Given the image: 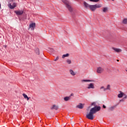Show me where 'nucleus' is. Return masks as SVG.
I'll return each instance as SVG.
<instances>
[{
    "label": "nucleus",
    "instance_id": "nucleus-1",
    "mask_svg": "<svg viewBox=\"0 0 127 127\" xmlns=\"http://www.w3.org/2000/svg\"><path fill=\"white\" fill-rule=\"evenodd\" d=\"M100 109L101 107L100 106H95L94 108H92L90 110L89 113L86 115V118L90 120H93L94 114L100 111Z\"/></svg>",
    "mask_w": 127,
    "mask_h": 127
},
{
    "label": "nucleus",
    "instance_id": "nucleus-2",
    "mask_svg": "<svg viewBox=\"0 0 127 127\" xmlns=\"http://www.w3.org/2000/svg\"><path fill=\"white\" fill-rule=\"evenodd\" d=\"M84 8L86 9H89L91 11H95L96 8H100L102 7V4L90 5L87 3V2H83Z\"/></svg>",
    "mask_w": 127,
    "mask_h": 127
},
{
    "label": "nucleus",
    "instance_id": "nucleus-3",
    "mask_svg": "<svg viewBox=\"0 0 127 127\" xmlns=\"http://www.w3.org/2000/svg\"><path fill=\"white\" fill-rule=\"evenodd\" d=\"M63 3H64L65 5V6L68 9L69 12L72 11V8L71 7L70 5L69 4V2L68 0H62Z\"/></svg>",
    "mask_w": 127,
    "mask_h": 127
},
{
    "label": "nucleus",
    "instance_id": "nucleus-4",
    "mask_svg": "<svg viewBox=\"0 0 127 127\" xmlns=\"http://www.w3.org/2000/svg\"><path fill=\"white\" fill-rule=\"evenodd\" d=\"M104 71V68L102 67H98L97 68L96 72L97 73L101 74Z\"/></svg>",
    "mask_w": 127,
    "mask_h": 127
},
{
    "label": "nucleus",
    "instance_id": "nucleus-5",
    "mask_svg": "<svg viewBox=\"0 0 127 127\" xmlns=\"http://www.w3.org/2000/svg\"><path fill=\"white\" fill-rule=\"evenodd\" d=\"M24 11L23 10H18L15 11V13L17 15H21L23 14Z\"/></svg>",
    "mask_w": 127,
    "mask_h": 127
},
{
    "label": "nucleus",
    "instance_id": "nucleus-6",
    "mask_svg": "<svg viewBox=\"0 0 127 127\" xmlns=\"http://www.w3.org/2000/svg\"><path fill=\"white\" fill-rule=\"evenodd\" d=\"M35 27H36V23H32L30 24V26L29 27V29H30L31 28V30L33 31L34 30V28H35Z\"/></svg>",
    "mask_w": 127,
    "mask_h": 127
},
{
    "label": "nucleus",
    "instance_id": "nucleus-7",
    "mask_svg": "<svg viewBox=\"0 0 127 127\" xmlns=\"http://www.w3.org/2000/svg\"><path fill=\"white\" fill-rule=\"evenodd\" d=\"M8 7H9V8L11 9L15 8V7H16V3H13V5H11V4H8Z\"/></svg>",
    "mask_w": 127,
    "mask_h": 127
},
{
    "label": "nucleus",
    "instance_id": "nucleus-8",
    "mask_svg": "<svg viewBox=\"0 0 127 127\" xmlns=\"http://www.w3.org/2000/svg\"><path fill=\"white\" fill-rule=\"evenodd\" d=\"M83 107H84V104H82L81 103H79V105L76 106V108H78L79 109H83Z\"/></svg>",
    "mask_w": 127,
    "mask_h": 127
},
{
    "label": "nucleus",
    "instance_id": "nucleus-9",
    "mask_svg": "<svg viewBox=\"0 0 127 127\" xmlns=\"http://www.w3.org/2000/svg\"><path fill=\"white\" fill-rule=\"evenodd\" d=\"M59 109V107L56 105H53V106H52V107H51V109H52V110H58Z\"/></svg>",
    "mask_w": 127,
    "mask_h": 127
},
{
    "label": "nucleus",
    "instance_id": "nucleus-10",
    "mask_svg": "<svg viewBox=\"0 0 127 127\" xmlns=\"http://www.w3.org/2000/svg\"><path fill=\"white\" fill-rule=\"evenodd\" d=\"M112 49H113V50L114 51H115V52H117L118 53L122 52V50L120 49H118V48H112Z\"/></svg>",
    "mask_w": 127,
    "mask_h": 127
},
{
    "label": "nucleus",
    "instance_id": "nucleus-11",
    "mask_svg": "<svg viewBox=\"0 0 127 127\" xmlns=\"http://www.w3.org/2000/svg\"><path fill=\"white\" fill-rule=\"evenodd\" d=\"M69 72L72 76H75L76 74V72H74L72 69H69Z\"/></svg>",
    "mask_w": 127,
    "mask_h": 127
},
{
    "label": "nucleus",
    "instance_id": "nucleus-12",
    "mask_svg": "<svg viewBox=\"0 0 127 127\" xmlns=\"http://www.w3.org/2000/svg\"><path fill=\"white\" fill-rule=\"evenodd\" d=\"M87 88H88V89H94V83H90V84L88 85V86Z\"/></svg>",
    "mask_w": 127,
    "mask_h": 127
},
{
    "label": "nucleus",
    "instance_id": "nucleus-13",
    "mask_svg": "<svg viewBox=\"0 0 127 127\" xmlns=\"http://www.w3.org/2000/svg\"><path fill=\"white\" fill-rule=\"evenodd\" d=\"M23 97H24V99H26L27 100H29L30 98L29 97H28L27 95H26L25 93H23L22 94Z\"/></svg>",
    "mask_w": 127,
    "mask_h": 127
},
{
    "label": "nucleus",
    "instance_id": "nucleus-14",
    "mask_svg": "<svg viewBox=\"0 0 127 127\" xmlns=\"http://www.w3.org/2000/svg\"><path fill=\"white\" fill-rule=\"evenodd\" d=\"M71 96H66L64 98V100L65 101H68L70 100Z\"/></svg>",
    "mask_w": 127,
    "mask_h": 127
},
{
    "label": "nucleus",
    "instance_id": "nucleus-15",
    "mask_svg": "<svg viewBox=\"0 0 127 127\" xmlns=\"http://www.w3.org/2000/svg\"><path fill=\"white\" fill-rule=\"evenodd\" d=\"M102 11L104 13H106L107 11H108V7H105L102 8Z\"/></svg>",
    "mask_w": 127,
    "mask_h": 127
},
{
    "label": "nucleus",
    "instance_id": "nucleus-16",
    "mask_svg": "<svg viewBox=\"0 0 127 127\" xmlns=\"http://www.w3.org/2000/svg\"><path fill=\"white\" fill-rule=\"evenodd\" d=\"M111 90V85H107V88H104V91H106L107 90Z\"/></svg>",
    "mask_w": 127,
    "mask_h": 127
},
{
    "label": "nucleus",
    "instance_id": "nucleus-17",
    "mask_svg": "<svg viewBox=\"0 0 127 127\" xmlns=\"http://www.w3.org/2000/svg\"><path fill=\"white\" fill-rule=\"evenodd\" d=\"M65 62H66V64H72V61L70 59H66Z\"/></svg>",
    "mask_w": 127,
    "mask_h": 127
},
{
    "label": "nucleus",
    "instance_id": "nucleus-18",
    "mask_svg": "<svg viewBox=\"0 0 127 127\" xmlns=\"http://www.w3.org/2000/svg\"><path fill=\"white\" fill-rule=\"evenodd\" d=\"M122 23L124 24H127V18H124L122 21Z\"/></svg>",
    "mask_w": 127,
    "mask_h": 127
},
{
    "label": "nucleus",
    "instance_id": "nucleus-19",
    "mask_svg": "<svg viewBox=\"0 0 127 127\" xmlns=\"http://www.w3.org/2000/svg\"><path fill=\"white\" fill-rule=\"evenodd\" d=\"M69 55L68 54H64L62 56V59H65L66 57H68Z\"/></svg>",
    "mask_w": 127,
    "mask_h": 127
},
{
    "label": "nucleus",
    "instance_id": "nucleus-20",
    "mask_svg": "<svg viewBox=\"0 0 127 127\" xmlns=\"http://www.w3.org/2000/svg\"><path fill=\"white\" fill-rule=\"evenodd\" d=\"M35 53H36V54H37V55H39L40 52H39V49L38 48H37L35 49Z\"/></svg>",
    "mask_w": 127,
    "mask_h": 127
},
{
    "label": "nucleus",
    "instance_id": "nucleus-21",
    "mask_svg": "<svg viewBox=\"0 0 127 127\" xmlns=\"http://www.w3.org/2000/svg\"><path fill=\"white\" fill-rule=\"evenodd\" d=\"M124 95V93L121 92V93H120V94H119V95H118V98H122Z\"/></svg>",
    "mask_w": 127,
    "mask_h": 127
},
{
    "label": "nucleus",
    "instance_id": "nucleus-22",
    "mask_svg": "<svg viewBox=\"0 0 127 127\" xmlns=\"http://www.w3.org/2000/svg\"><path fill=\"white\" fill-rule=\"evenodd\" d=\"M91 81H92L91 80H87V79H85V80H81V82H91Z\"/></svg>",
    "mask_w": 127,
    "mask_h": 127
},
{
    "label": "nucleus",
    "instance_id": "nucleus-23",
    "mask_svg": "<svg viewBox=\"0 0 127 127\" xmlns=\"http://www.w3.org/2000/svg\"><path fill=\"white\" fill-rule=\"evenodd\" d=\"M116 108V106H112L111 108H109L110 111H113Z\"/></svg>",
    "mask_w": 127,
    "mask_h": 127
},
{
    "label": "nucleus",
    "instance_id": "nucleus-24",
    "mask_svg": "<svg viewBox=\"0 0 127 127\" xmlns=\"http://www.w3.org/2000/svg\"><path fill=\"white\" fill-rule=\"evenodd\" d=\"M99 0H90V1H92V2H98L99 1Z\"/></svg>",
    "mask_w": 127,
    "mask_h": 127
},
{
    "label": "nucleus",
    "instance_id": "nucleus-25",
    "mask_svg": "<svg viewBox=\"0 0 127 127\" xmlns=\"http://www.w3.org/2000/svg\"><path fill=\"white\" fill-rule=\"evenodd\" d=\"M59 60V57H58L56 58V59H54V61L56 62V61H57Z\"/></svg>",
    "mask_w": 127,
    "mask_h": 127
},
{
    "label": "nucleus",
    "instance_id": "nucleus-26",
    "mask_svg": "<svg viewBox=\"0 0 127 127\" xmlns=\"http://www.w3.org/2000/svg\"><path fill=\"white\" fill-rule=\"evenodd\" d=\"M104 89H106V88H105L104 86H101V88H100V89H101V90H102V89H103V91L104 90Z\"/></svg>",
    "mask_w": 127,
    "mask_h": 127
},
{
    "label": "nucleus",
    "instance_id": "nucleus-27",
    "mask_svg": "<svg viewBox=\"0 0 127 127\" xmlns=\"http://www.w3.org/2000/svg\"><path fill=\"white\" fill-rule=\"evenodd\" d=\"M103 108L104 109H106V106H105L104 105H103Z\"/></svg>",
    "mask_w": 127,
    "mask_h": 127
},
{
    "label": "nucleus",
    "instance_id": "nucleus-28",
    "mask_svg": "<svg viewBox=\"0 0 127 127\" xmlns=\"http://www.w3.org/2000/svg\"><path fill=\"white\" fill-rule=\"evenodd\" d=\"M126 98H127V95H126V96H125V97L124 98V99H126Z\"/></svg>",
    "mask_w": 127,
    "mask_h": 127
},
{
    "label": "nucleus",
    "instance_id": "nucleus-29",
    "mask_svg": "<svg viewBox=\"0 0 127 127\" xmlns=\"http://www.w3.org/2000/svg\"><path fill=\"white\" fill-rule=\"evenodd\" d=\"M70 96H74V94L71 93V95H70Z\"/></svg>",
    "mask_w": 127,
    "mask_h": 127
},
{
    "label": "nucleus",
    "instance_id": "nucleus-30",
    "mask_svg": "<svg viewBox=\"0 0 127 127\" xmlns=\"http://www.w3.org/2000/svg\"><path fill=\"white\" fill-rule=\"evenodd\" d=\"M51 50H52V52H53V51H54L53 49H51Z\"/></svg>",
    "mask_w": 127,
    "mask_h": 127
},
{
    "label": "nucleus",
    "instance_id": "nucleus-31",
    "mask_svg": "<svg viewBox=\"0 0 127 127\" xmlns=\"http://www.w3.org/2000/svg\"><path fill=\"white\" fill-rule=\"evenodd\" d=\"M1 8V4H0V8Z\"/></svg>",
    "mask_w": 127,
    "mask_h": 127
},
{
    "label": "nucleus",
    "instance_id": "nucleus-32",
    "mask_svg": "<svg viewBox=\"0 0 127 127\" xmlns=\"http://www.w3.org/2000/svg\"><path fill=\"white\" fill-rule=\"evenodd\" d=\"M117 62H119V60H117Z\"/></svg>",
    "mask_w": 127,
    "mask_h": 127
},
{
    "label": "nucleus",
    "instance_id": "nucleus-33",
    "mask_svg": "<svg viewBox=\"0 0 127 127\" xmlns=\"http://www.w3.org/2000/svg\"><path fill=\"white\" fill-rule=\"evenodd\" d=\"M126 71H127V70Z\"/></svg>",
    "mask_w": 127,
    "mask_h": 127
}]
</instances>
